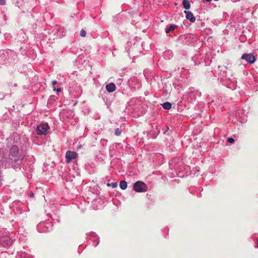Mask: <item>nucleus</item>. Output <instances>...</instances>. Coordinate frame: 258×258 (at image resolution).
<instances>
[{"instance_id":"4","label":"nucleus","mask_w":258,"mask_h":258,"mask_svg":"<svg viewBox=\"0 0 258 258\" xmlns=\"http://www.w3.org/2000/svg\"><path fill=\"white\" fill-rule=\"evenodd\" d=\"M242 59L245 60L246 61L250 63H253L255 61V58L254 56L251 53H244L241 56Z\"/></svg>"},{"instance_id":"12","label":"nucleus","mask_w":258,"mask_h":258,"mask_svg":"<svg viewBox=\"0 0 258 258\" xmlns=\"http://www.w3.org/2000/svg\"><path fill=\"white\" fill-rule=\"evenodd\" d=\"M177 27L176 25H171L166 30V33H170L171 31H173L175 28Z\"/></svg>"},{"instance_id":"18","label":"nucleus","mask_w":258,"mask_h":258,"mask_svg":"<svg viewBox=\"0 0 258 258\" xmlns=\"http://www.w3.org/2000/svg\"><path fill=\"white\" fill-rule=\"evenodd\" d=\"M116 186H117L116 183H113L112 185L113 187H116Z\"/></svg>"},{"instance_id":"9","label":"nucleus","mask_w":258,"mask_h":258,"mask_svg":"<svg viewBox=\"0 0 258 258\" xmlns=\"http://www.w3.org/2000/svg\"><path fill=\"white\" fill-rule=\"evenodd\" d=\"M182 5L185 10H188L190 9V5L187 0H183L182 2Z\"/></svg>"},{"instance_id":"10","label":"nucleus","mask_w":258,"mask_h":258,"mask_svg":"<svg viewBox=\"0 0 258 258\" xmlns=\"http://www.w3.org/2000/svg\"><path fill=\"white\" fill-rule=\"evenodd\" d=\"M119 187L122 190L125 189L127 187V182L124 180L121 181L119 183Z\"/></svg>"},{"instance_id":"6","label":"nucleus","mask_w":258,"mask_h":258,"mask_svg":"<svg viewBox=\"0 0 258 258\" xmlns=\"http://www.w3.org/2000/svg\"><path fill=\"white\" fill-rule=\"evenodd\" d=\"M184 13L186 14L185 17L187 20H189L192 23L195 22L196 18L190 11H185Z\"/></svg>"},{"instance_id":"16","label":"nucleus","mask_w":258,"mask_h":258,"mask_svg":"<svg viewBox=\"0 0 258 258\" xmlns=\"http://www.w3.org/2000/svg\"><path fill=\"white\" fill-rule=\"evenodd\" d=\"M52 84L53 86V90H55V88L54 87V85H55L56 84H57V81L54 80V81H53L52 82Z\"/></svg>"},{"instance_id":"2","label":"nucleus","mask_w":258,"mask_h":258,"mask_svg":"<svg viewBox=\"0 0 258 258\" xmlns=\"http://www.w3.org/2000/svg\"><path fill=\"white\" fill-rule=\"evenodd\" d=\"M49 128L47 124H42L37 127V131L38 135H46Z\"/></svg>"},{"instance_id":"1","label":"nucleus","mask_w":258,"mask_h":258,"mask_svg":"<svg viewBox=\"0 0 258 258\" xmlns=\"http://www.w3.org/2000/svg\"><path fill=\"white\" fill-rule=\"evenodd\" d=\"M134 189L139 192H145L147 190V185L143 182L138 181L134 185Z\"/></svg>"},{"instance_id":"14","label":"nucleus","mask_w":258,"mask_h":258,"mask_svg":"<svg viewBox=\"0 0 258 258\" xmlns=\"http://www.w3.org/2000/svg\"><path fill=\"white\" fill-rule=\"evenodd\" d=\"M80 36H81V37H85V36H86V32L84 30L82 29V30H81V32H80Z\"/></svg>"},{"instance_id":"11","label":"nucleus","mask_w":258,"mask_h":258,"mask_svg":"<svg viewBox=\"0 0 258 258\" xmlns=\"http://www.w3.org/2000/svg\"><path fill=\"white\" fill-rule=\"evenodd\" d=\"M163 108L166 110H169L171 108V104L169 102H166L162 104Z\"/></svg>"},{"instance_id":"15","label":"nucleus","mask_w":258,"mask_h":258,"mask_svg":"<svg viewBox=\"0 0 258 258\" xmlns=\"http://www.w3.org/2000/svg\"><path fill=\"white\" fill-rule=\"evenodd\" d=\"M227 141L228 143H234L235 142V140L232 138H230L228 139Z\"/></svg>"},{"instance_id":"7","label":"nucleus","mask_w":258,"mask_h":258,"mask_svg":"<svg viewBox=\"0 0 258 258\" xmlns=\"http://www.w3.org/2000/svg\"><path fill=\"white\" fill-rule=\"evenodd\" d=\"M106 89L109 92H112L115 89V86L113 83H110L106 85Z\"/></svg>"},{"instance_id":"8","label":"nucleus","mask_w":258,"mask_h":258,"mask_svg":"<svg viewBox=\"0 0 258 258\" xmlns=\"http://www.w3.org/2000/svg\"><path fill=\"white\" fill-rule=\"evenodd\" d=\"M19 151V149L17 146H13L10 149V152L12 156H15L17 155Z\"/></svg>"},{"instance_id":"3","label":"nucleus","mask_w":258,"mask_h":258,"mask_svg":"<svg viewBox=\"0 0 258 258\" xmlns=\"http://www.w3.org/2000/svg\"><path fill=\"white\" fill-rule=\"evenodd\" d=\"M77 153L75 152L68 151L66 154V162L70 163L73 159H75L77 157Z\"/></svg>"},{"instance_id":"20","label":"nucleus","mask_w":258,"mask_h":258,"mask_svg":"<svg viewBox=\"0 0 258 258\" xmlns=\"http://www.w3.org/2000/svg\"><path fill=\"white\" fill-rule=\"evenodd\" d=\"M33 195H33V193H31V194H30V197H33Z\"/></svg>"},{"instance_id":"19","label":"nucleus","mask_w":258,"mask_h":258,"mask_svg":"<svg viewBox=\"0 0 258 258\" xmlns=\"http://www.w3.org/2000/svg\"><path fill=\"white\" fill-rule=\"evenodd\" d=\"M56 91H57V92H60V91H61V89H60V88H58V89L56 90Z\"/></svg>"},{"instance_id":"5","label":"nucleus","mask_w":258,"mask_h":258,"mask_svg":"<svg viewBox=\"0 0 258 258\" xmlns=\"http://www.w3.org/2000/svg\"><path fill=\"white\" fill-rule=\"evenodd\" d=\"M0 242L4 246H9L11 245L12 240L8 237H4L0 239Z\"/></svg>"},{"instance_id":"13","label":"nucleus","mask_w":258,"mask_h":258,"mask_svg":"<svg viewBox=\"0 0 258 258\" xmlns=\"http://www.w3.org/2000/svg\"><path fill=\"white\" fill-rule=\"evenodd\" d=\"M120 134H121V131H120V130L118 128H117L116 129H115V135L116 136H118L120 135Z\"/></svg>"},{"instance_id":"17","label":"nucleus","mask_w":258,"mask_h":258,"mask_svg":"<svg viewBox=\"0 0 258 258\" xmlns=\"http://www.w3.org/2000/svg\"><path fill=\"white\" fill-rule=\"evenodd\" d=\"M6 4L5 0H0V5H5Z\"/></svg>"}]
</instances>
